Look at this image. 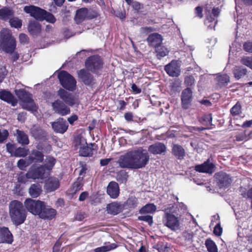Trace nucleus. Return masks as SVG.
Instances as JSON below:
<instances>
[{
    "label": "nucleus",
    "mask_w": 252,
    "mask_h": 252,
    "mask_svg": "<svg viewBox=\"0 0 252 252\" xmlns=\"http://www.w3.org/2000/svg\"><path fill=\"white\" fill-rule=\"evenodd\" d=\"M149 160L150 156L146 150L139 148L121 155L117 163L121 168L137 169L145 167Z\"/></svg>",
    "instance_id": "obj_1"
},
{
    "label": "nucleus",
    "mask_w": 252,
    "mask_h": 252,
    "mask_svg": "<svg viewBox=\"0 0 252 252\" xmlns=\"http://www.w3.org/2000/svg\"><path fill=\"white\" fill-rule=\"evenodd\" d=\"M9 214L12 222L16 226L23 223L27 217L23 204L18 200H13L9 203Z\"/></svg>",
    "instance_id": "obj_2"
},
{
    "label": "nucleus",
    "mask_w": 252,
    "mask_h": 252,
    "mask_svg": "<svg viewBox=\"0 0 252 252\" xmlns=\"http://www.w3.org/2000/svg\"><path fill=\"white\" fill-rule=\"evenodd\" d=\"M16 45V40L11 37L9 30L3 29L0 32V50L11 54L14 52Z\"/></svg>",
    "instance_id": "obj_3"
},
{
    "label": "nucleus",
    "mask_w": 252,
    "mask_h": 252,
    "mask_svg": "<svg viewBox=\"0 0 252 252\" xmlns=\"http://www.w3.org/2000/svg\"><path fill=\"white\" fill-rule=\"evenodd\" d=\"M15 92L21 100V105L23 109L32 112L36 111L37 107L32 98L31 94L24 89L16 90Z\"/></svg>",
    "instance_id": "obj_4"
},
{
    "label": "nucleus",
    "mask_w": 252,
    "mask_h": 252,
    "mask_svg": "<svg viewBox=\"0 0 252 252\" xmlns=\"http://www.w3.org/2000/svg\"><path fill=\"white\" fill-rule=\"evenodd\" d=\"M169 208L165 209V213L163 217L162 222L164 226L173 231L180 229V222L179 216L173 213Z\"/></svg>",
    "instance_id": "obj_5"
},
{
    "label": "nucleus",
    "mask_w": 252,
    "mask_h": 252,
    "mask_svg": "<svg viewBox=\"0 0 252 252\" xmlns=\"http://www.w3.org/2000/svg\"><path fill=\"white\" fill-rule=\"evenodd\" d=\"M58 78L64 89L71 91L75 89L76 81L74 77L66 71H61L58 74Z\"/></svg>",
    "instance_id": "obj_6"
},
{
    "label": "nucleus",
    "mask_w": 252,
    "mask_h": 252,
    "mask_svg": "<svg viewBox=\"0 0 252 252\" xmlns=\"http://www.w3.org/2000/svg\"><path fill=\"white\" fill-rule=\"evenodd\" d=\"M49 174L43 165L38 166H32L26 173L28 179H42L47 177Z\"/></svg>",
    "instance_id": "obj_7"
},
{
    "label": "nucleus",
    "mask_w": 252,
    "mask_h": 252,
    "mask_svg": "<svg viewBox=\"0 0 252 252\" xmlns=\"http://www.w3.org/2000/svg\"><path fill=\"white\" fill-rule=\"evenodd\" d=\"M57 95L59 97L60 99L68 106H73L79 104L78 100L74 94L68 92L63 89H60L58 91Z\"/></svg>",
    "instance_id": "obj_8"
},
{
    "label": "nucleus",
    "mask_w": 252,
    "mask_h": 252,
    "mask_svg": "<svg viewBox=\"0 0 252 252\" xmlns=\"http://www.w3.org/2000/svg\"><path fill=\"white\" fill-rule=\"evenodd\" d=\"M44 202L28 198L24 202V206L26 209L34 215H38Z\"/></svg>",
    "instance_id": "obj_9"
},
{
    "label": "nucleus",
    "mask_w": 252,
    "mask_h": 252,
    "mask_svg": "<svg viewBox=\"0 0 252 252\" xmlns=\"http://www.w3.org/2000/svg\"><path fill=\"white\" fill-rule=\"evenodd\" d=\"M23 10L36 20L40 21H43V16L46 13L45 10L33 5L24 6Z\"/></svg>",
    "instance_id": "obj_10"
},
{
    "label": "nucleus",
    "mask_w": 252,
    "mask_h": 252,
    "mask_svg": "<svg viewBox=\"0 0 252 252\" xmlns=\"http://www.w3.org/2000/svg\"><path fill=\"white\" fill-rule=\"evenodd\" d=\"M51 106L55 113L62 116H64L70 113L69 107L60 99H57L52 102Z\"/></svg>",
    "instance_id": "obj_11"
},
{
    "label": "nucleus",
    "mask_w": 252,
    "mask_h": 252,
    "mask_svg": "<svg viewBox=\"0 0 252 252\" xmlns=\"http://www.w3.org/2000/svg\"><path fill=\"white\" fill-rule=\"evenodd\" d=\"M85 65L87 69L94 73L102 67V60L99 56H92L86 60Z\"/></svg>",
    "instance_id": "obj_12"
},
{
    "label": "nucleus",
    "mask_w": 252,
    "mask_h": 252,
    "mask_svg": "<svg viewBox=\"0 0 252 252\" xmlns=\"http://www.w3.org/2000/svg\"><path fill=\"white\" fill-rule=\"evenodd\" d=\"M214 177L218 186L220 189L227 188L232 182L231 177L223 172H219L216 173Z\"/></svg>",
    "instance_id": "obj_13"
},
{
    "label": "nucleus",
    "mask_w": 252,
    "mask_h": 252,
    "mask_svg": "<svg viewBox=\"0 0 252 252\" xmlns=\"http://www.w3.org/2000/svg\"><path fill=\"white\" fill-rule=\"evenodd\" d=\"M164 70L170 76L178 77L181 72L180 64L178 61L172 60L164 66Z\"/></svg>",
    "instance_id": "obj_14"
},
{
    "label": "nucleus",
    "mask_w": 252,
    "mask_h": 252,
    "mask_svg": "<svg viewBox=\"0 0 252 252\" xmlns=\"http://www.w3.org/2000/svg\"><path fill=\"white\" fill-rule=\"evenodd\" d=\"M79 79L86 85L93 86L95 83V79L93 75L85 69H82L77 72Z\"/></svg>",
    "instance_id": "obj_15"
},
{
    "label": "nucleus",
    "mask_w": 252,
    "mask_h": 252,
    "mask_svg": "<svg viewBox=\"0 0 252 252\" xmlns=\"http://www.w3.org/2000/svg\"><path fill=\"white\" fill-rule=\"evenodd\" d=\"M52 127L56 133L63 134L68 129V125L63 118H59L56 121L51 123Z\"/></svg>",
    "instance_id": "obj_16"
},
{
    "label": "nucleus",
    "mask_w": 252,
    "mask_h": 252,
    "mask_svg": "<svg viewBox=\"0 0 252 252\" xmlns=\"http://www.w3.org/2000/svg\"><path fill=\"white\" fill-rule=\"evenodd\" d=\"M181 98L182 107L184 109H188L192 99V92L190 88H187L183 91Z\"/></svg>",
    "instance_id": "obj_17"
},
{
    "label": "nucleus",
    "mask_w": 252,
    "mask_h": 252,
    "mask_svg": "<svg viewBox=\"0 0 252 252\" xmlns=\"http://www.w3.org/2000/svg\"><path fill=\"white\" fill-rule=\"evenodd\" d=\"M56 213L55 209L51 208L49 206L45 205L44 202L38 216L40 218L42 219L52 220L55 217Z\"/></svg>",
    "instance_id": "obj_18"
},
{
    "label": "nucleus",
    "mask_w": 252,
    "mask_h": 252,
    "mask_svg": "<svg viewBox=\"0 0 252 252\" xmlns=\"http://www.w3.org/2000/svg\"><path fill=\"white\" fill-rule=\"evenodd\" d=\"M148 151L154 155L164 154L166 151V147L161 142H156L148 147Z\"/></svg>",
    "instance_id": "obj_19"
},
{
    "label": "nucleus",
    "mask_w": 252,
    "mask_h": 252,
    "mask_svg": "<svg viewBox=\"0 0 252 252\" xmlns=\"http://www.w3.org/2000/svg\"><path fill=\"white\" fill-rule=\"evenodd\" d=\"M124 206L121 203L113 202L107 205V213L112 215H116L122 212Z\"/></svg>",
    "instance_id": "obj_20"
},
{
    "label": "nucleus",
    "mask_w": 252,
    "mask_h": 252,
    "mask_svg": "<svg viewBox=\"0 0 252 252\" xmlns=\"http://www.w3.org/2000/svg\"><path fill=\"white\" fill-rule=\"evenodd\" d=\"M96 147L95 144H90L88 145L86 142L85 145L80 146L79 148V154L83 157H91L93 155L94 147Z\"/></svg>",
    "instance_id": "obj_21"
},
{
    "label": "nucleus",
    "mask_w": 252,
    "mask_h": 252,
    "mask_svg": "<svg viewBox=\"0 0 252 252\" xmlns=\"http://www.w3.org/2000/svg\"><path fill=\"white\" fill-rule=\"evenodd\" d=\"M13 236L7 227H0V243H12Z\"/></svg>",
    "instance_id": "obj_22"
},
{
    "label": "nucleus",
    "mask_w": 252,
    "mask_h": 252,
    "mask_svg": "<svg viewBox=\"0 0 252 252\" xmlns=\"http://www.w3.org/2000/svg\"><path fill=\"white\" fill-rule=\"evenodd\" d=\"M214 164L207 160L202 164L196 165L195 170L199 172L212 174L214 171Z\"/></svg>",
    "instance_id": "obj_23"
},
{
    "label": "nucleus",
    "mask_w": 252,
    "mask_h": 252,
    "mask_svg": "<svg viewBox=\"0 0 252 252\" xmlns=\"http://www.w3.org/2000/svg\"><path fill=\"white\" fill-rule=\"evenodd\" d=\"M28 31L33 36L38 35L41 32V24L35 20H31L28 27Z\"/></svg>",
    "instance_id": "obj_24"
},
{
    "label": "nucleus",
    "mask_w": 252,
    "mask_h": 252,
    "mask_svg": "<svg viewBox=\"0 0 252 252\" xmlns=\"http://www.w3.org/2000/svg\"><path fill=\"white\" fill-rule=\"evenodd\" d=\"M147 41L150 46L157 48L162 43V38L159 34L154 33L148 36Z\"/></svg>",
    "instance_id": "obj_25"
},
{
    "label": "nucleus",
    "mask_w": 252,
    "mask_h": 252,
    "mask_svg": "<svg viewBox=\"0 0 252 252\" xmlns=\"http://www.w3.org/2000/svg\"><path fill=\"white\" fill-rule=\"evenodd\" d=\"M107 192L111 198H117L120 193L118 184L115 182H110L107 187Z\"/></svg>",
    "instance_id": "obj_26"
},
{
    "label": "nucleus",
    "mask_w": 252,
    "mask_h": 252,
    "mask_svg": "<svg viewBox=\"0 0 252 252\" xmlns=\"http://www.w3.org/2000/svg\"><path fill=\"white\" fill-rule=\"evenodd\" d=\"M32 135L36 139H42L46 136V132L37 125H34L30 129Z\"/></svg>",
    "instance_id": "obj_27"
},
{
    "label": "nucleus",
    "mask_w": 252,
    "mask_h": 252,
    "mask_svg": "<svg viewBox=\"0 0 252 252\" xmlns=\"http://www.w3.org/2000/svg\"><path fill=\"white\" fill-rule=\"evenodd\" d=\"M59 181L55 177H50L45 183V189L48 192L53 191L59 187Z\"/></svg>",
    "instance_id": "obj_28"
},
{
    "label": "nucleus",
    "mask_w": 252,
    "mask_h": 252,
    "mask_svg": "<svg viewBox=\"0 0 252 252\" xmlns=\"http://www.w3.org/2000/svg\"><path fill=\"white\" fill-rule=\"evenodd\" d=\"M172 154L178 159H183L186 155L184 149L180 145L174 144L172 147Z\"/></svg>",
    "instance_id": "obj_29"
},
{
    "label": "nucleus",
    "mask_w": 252,
    "mask_h": 252,
    "mask_svg": "<svg viewBox=\"0 0 252 252\" xmlns=\"http://www.w3.org/2000/svg\"><path fill=\"white\" fill-rule=\"evenodd\" d=\"M0 98L12 105L15 106L17 103V100L13 95L9 92L5 90L0 92Z\"/></svg>",
    "instance_id": "obj_30"
},
{
    "label": "nucleus",
    "mask_w": 252,
    "mask_h": 252,
    "mask_svg": "<svg viewBox=\"0 0 252 252\" xmlns=\"http://www.w3.org/2000/svg\"><path fill=\"white\" fill-rule=\"evenodd\" d=\"M14 11L9 7H4L0 9V19L2 20H9L14 16Z\"/></svg>",
    "instance_id": "obj_31"
},
{
    "label": "nucleus",
    "mask_w": 252,
    "mask_h": 252,
    "mask_svg": "<svg viewBox=\"0 0 252 252\" xmlns=\"http://www.w3.org/2000/svg\"><path fill=\"white\" fill-rule=\"evenodd\" d=\"M172 210V212L175 214L177 216H179L180 217L182 216V214L184 213L187 209V206L183 203H179L178 205H176L175 208L174 205H172L171 207H169Z\"/></svg>",
    "instance_id": "obj_32"
},
{
    "label": "nucleus",
    "mask_w": 252,
    "mask_h": 252,
    "mask_svg": "<svg viewBox=\"0 0 252 252\" xmlns=\"http://www.w3.org/2000/svg\"><path fill=\"white\" fill-rule=\"evenodd\" d=\"M87 16V8H82L77 10L75 16V20L77 24L82 22Z\"/></svg>",
    "instance_id": "obj_33"
},
{
    "label": "nucleus",
    "mask_w": 252,
    "mask_h": 252,
    "mask_svg": "<svg viewBox=\"0 0 252 252\" xmlns=\"http://www.w3.org/2000/svg\"><path fill=\"white\" fill-rule=\"evenodd\" d=\"M29 158L33 162H41L44 159V155L42 152L34 150L32 151L29 156Z\"/></svg>",
    "instance_id": "obj_34"
},
{
    "label": "nucleus",
    "mask_w": 252,
    "mask_h": 252,
    "mask_svg": "<svg viewBox=\"0 0 252 252\" xmlns=\"http://www.w3.org/2000/svg\"><path fill=\"white\" fill-rule=\"evenodd\" d=\"M42 191L41 186L39 184L32 185L29 189V193L32 197H37Z\"/></svg>",
    "instance_id": "obj_35"
},
{
    "label": "nucleus",
    "mask_w": 252,
    "mask_h": 252,
    "mask_svg": "<svg viewBox=\"0 0 252 252\" xmlns=\"http://www.w3.org/2000/svg\"><path fill=\"white\" fill-rule=\"evenodd\" d=\"M56 163V159L52 156H47L44 160V165H43L48 172H50L53 168Z\"/></svg>",
    "instance_id": "obj_36"
},
{
    "label": "nucleus",
    "mask_w": 252,
    "mask_h": 252,
    "mask_svg": "<svg viewBox=\"0 0 252 252\" xmlns=\"http://www.w3.org/2000/svg\"><path fill=\"white\" fill-rule=\"evenodd\" d=\"M247 72V69L242 66H236L233 70L234 76L237 80L245 76Z\"/></svg>",
    "instance_id": "obj_37"
},
{
    "label": "nucleus",
    "mask_w": 252,
    "mask_h": 252,
    "mask_svg": "<svg viewBox=\"0 0 252 252\" xmlns=\"http://www.w3.org/2000/svg\"><path fill=\"white\" fill-rule=\"evenodd\" d=\"M17 139L18 142L22 145H28L29 140L28 135L23 131L17 130Z\"/></svg>",
    "instance_id": "obj_38"
},
{
    "label": "nucleus",
    "mask_w": 252,
    "mask_h": 252,
    "mask_svg": "<svg viewBox=\"0 0 252 252\" xmlns=\"http://www.w3.org/2000/svg\"><path fill=\"white\" fill-rule=\"evenodd\" d=\"M216 80L220 87L225 86L230 82L229 77L226 74L218 76L216 78Z\"/></svg>",
    "instance_id": "obj_39"
},
{
    "label": "nucleus",
    "mask_w": 252,
    "mask_h": 252,
    "mask_svg": "<svg viewBox=\"0 0 252 252\" xmlns=\"http://www.w3.org/2000/svg\"><path fill=\"white\" fill-rule=\"evenodd\" d=\"M157 210V207L153 203L147 204L143 206L139 211L141 214L147 213H154Z\"/></svg>",
    "instance_id": "obj_40"
},
{
    "label": "nucleus",
    "mask_w": 252,
    "mask_h": 252,
    "mask_svg": "<svg viewBox=\"0 0 252 252\" xmlns=\"http://www.w3.org/2000/svg\"><path fill=\"white\" fill-rule=\"evenodd\" d=\"M156 52L157 53V57L158 59H161L162 58L167 56L169 53L168 49L164 46L159 45L156 48Z\"/></svg>",
    "instance_id": "obj_41"
},
{
    "label": "nucleus",
    "mask_w": 252,
    "mask_h": 252,
    "mask_svg": "<svg viewBox=\"0 0 252 252\" xmlns=\"http://www.w3.org/2000/svg\"><path fill=\"white\" fill-rule=\"evenodd\" d=\"M205 245L209 252H218L217 245L211 239H207L205 241Z\"/></svg>",
    "instance_id": "obj_42"
},
{
    "label": "nucleus",
    "mask_w": 252,
    "mask_h": 252,
    "mask_svg": "<svg viewBox=\"0 0 252 252\" xmlns=\"http://www.w3.org/2000/svg\"><path fill=\"white\" fill-rule=\"evenodd\" d=\"M117 246L114 244H111L100 247H98L94 250V252H106L116 248Z\"/></svg>",
    "instance_id": "obj_43"
},
{
    "label": "nucleus",
    "mask_w": 252,
    "mask_h": 252,
    "mask_svg": "<svg viewBox=\"0 0 252 252\" xmlns=\"http://www.w3.org/2000/svg\"><path fill=\"white\" fill-rule=\"evenodd\" d=\"M9 22L11 27L17 29L21 28L22 25V21L14 16L10 19Z\"/></svg>",
    "instance_id": "obj_44"
},
{
    "label": "nucleus",
    "mask_w": 252,
    "mask_h": 252,
    "mask_svg": "<svg viewBox=\"0 0 252 252\" xmlns=\"http://www.w3.org/2000/svg\"><path fill=\"white\" fill-rule=\"evenodd\" d=\"M127 172L124 170H121L117 174V180L121 183H126L127 180Z\"/></svg>",
    "instance_id": "obj_45"
},
{
    "label": "nucleus",
    "mask_w": 252,
    "mask_h": 252,
    "mask_svg": "<svg viewBox=\"0 0 252 252\" xmlns=\"http://www.w3.org/2000/svg\"><path fill=\"white\" fill-rule=\"evenodd\" d=\"M181 81L179 79H174L170 84V87L174 92H179L181 88Z\"/></svg>",
    "instance_id": "obj_46"
},
{
    "label": "nucleus",
    "mask_w": 252,
    "mask_h": 252,
    "mask_svg": "<svg viewBox=\"0 0 252 252\" xmlns=\"http://www.w3.org/2000/svg\"><path fill=\"white\" fill-rule=\"evenodd\" d=\"M212 117L211 114L204 115L200 120V122L206 126L212 125Z\"/></svg>",
    "instance_id": "obj_47"
},
{
    "label": "nucleus",
    "mask_w": 252,
    "mask_h": 252,
    "mask_svg": "<svg viewBox=\"0 0 252 252\" xmlns=\"http://www.w3.org/2000/svg\"><path fill=\"white\" fill-rule=\"evenodd\" d=\"M195 80L194 77L192 75L187 76L185 77L184 83L189 88L193 87L195 85Z\"/></svg>",
    "instance_id": "obj_48"
},
{
    "label": "nucleus",
    "mask_w": 252,
    "mask_h": 252,
    "mask_svg": "<svg viewBox=\"0 0 252 252\" xmlns=\"http://www.w3.org/2000/svg\"><path fill=\"white\" fill-rule=\"evenodd\" d=\"M241 112V106L240 103L238 102L236 104L233 106V107L230 109V113L233 116H237L240 114Z\"/></svg>",
    "instance_id": "obj_49"
},
{
    "label": "nucleus",
    "mask_w": 252,
    "mask_h": 252,
    "mask_svg": "<svg viewBox=\"0 0 252 252\" xmlns=\"http://www.w3.org/2000/svg\"><path fill=\"white\" fill-rule=\"evenodd\" d=\"M44 18L43 21L45 20L47 22L54 24L56 21V19L55 16L51 14L46 11V13L43 16Z\"/></svg>",
    "instance_id": "obj_50"
},
{
    "label": "nucleus",
    "mask_w": 252,
    "mask_h": 252,
    "mask_svg": "<svg viewBox=\"0 0 252 252\" xmlns=\"http://www.w3.org/2000/svg\"><path fill=\"white\" fill-rule=\"evenodd\" d=\"M126 204L129 208H134L138 204V200L135 197H129L126 201Z\"/></svg>",
    "instance_id": "obj_51"
},
{
    "label": "nucleus",
    "mask_w": 252,
    "mask_h": 252,
    "mask_svg": "<svg viewBox=\"0 0 252 252\" xmlns=\"http://www.w3.org/2000/svg\"><path fill=\"white\" fill-rule=\"evenodd\" d=\"M241 63L252 69V59L249 57H244L241 60Z\"/></svg>",
    "instance_id": "obj_52"
},
{
    "label": "nucleus",
    "mask_w": 252,
    "mask_h": 252,
    "mask_svg": "<svg viewBox=\"0 0 252 252\" xmlns=\"http://www.w3.org/2000/svg\"><path fill=\"white\" fill-rule=\"evenodd\" d=\"M138 220L147 222L150 226H152L153 223V217L150 215L139 216Z\"/></svg>",
    "instance_id": "obj_53"
},
{
    "label": "nucleus",
    "mask_w": 252,
    "mask_h": 252,
    "mask_svg": "<svg viewBox=\"0 0 252 252\" xmlns=\"http://www.w3.org/2000/svg\"><path fill=\"white\" fill-rule=\"evenodd\" d=\"M27 155V150L23 148H18L15 150L14 155L17 157H25Z\"/></svg>",
    "instance_id": "obj_54"
},
{
    "label": "nucleus",
    "mask_w": 252,
    "mask_h": 252,
    "mask_svg": "<svg viewBox=\"0 0 252 252\" xmlns=\"http://www.w3.org/2000/svg\"><path fill=\"white\" fill-rule=\"evenodd\" d=\"M130 5H131L132 8L137 11H139L144 7L142 3L137 1H134Z\"/></svg>",
    "instance_id": "obj_55"
},
{
    "label": "nucleus",
    "mask_w": 252,
    "mask_h": 252,
    "mask_svg": "<svg viewBox=\"0 0 252 252\" xmlns=\"http://www.w3.org/2000/svg\"><path fill=\"white\" fill-rule=\"evenodd\" d=\"M243 49L246 52H252V42L250 41L246 42L243 44Z\"/></svg>",
    "instance_id": "obj_56"
},
{
    "label": "nucleus",
    "mask_w": 252,
    "mask_h": 252,
    "mask_svg": "<svg viewBox=\"0 0 252 252\" xmlns=\"http://www.w3.org/2000/svg\"><path fill=\"white\" fill-rule=\"evenodd\" d=\"M183 237L185 240L190 242L193 237V233L191 232H185L183 234Z\"/></svg>",
    "instance_id": "obj_57"
},
{
    "label": "nucleus",
    "mask_w": 252,
    "mask_h": 252,
    "mask_svg": "<svg viewBox=\"0 0 252 252\" xmlns=\"http://www.w3.org/2000/svg\"><path fill=\"white\" fill-rule=\"evenodd\" d=\"M213 232H214V233L216 236H219L221 235L222 232V228L220 226V223H218L215 226V227H214Z\"/></svg>",
    "instance_id": "obj_58"
},
{
    "label": "nucleus",
    "mask_w": 252,
    "mask_h": 252,
    "mask_svg": "<svg viewBox=\"0 0 252 252\" xmlns=\"http://www.w3.org/2000/svg\"><path fill=\"white\" fill-rule=\"evenodd\" d=\"M97 16V13L96 12L93 11L91 9H87V16L86 18L89 19H93Z\"/></svg>",
    "instance_id": "obj_59"
},
{
    "label": "nucleus",
    "mask_w": 252,
    "mask_h": 252,
    "mask_svg": "<svg viewBox=\"0 0 252 252\" xmlns=\"http://www.w3.org/2000/svg\"><path fill=\"white\" fill-rule=\"evenodd\" d=\"M8 132L5 129L0 130V142H3L8 136Z\"/></svg>",
    "instance_id": "obj_60"
},
{
    "label": "nucleus",
    "mask_w": 252,
    "mask_h": 252,
    "mask_svg": "<svg viewBox=\"0 0 252 252\" xmlns=\"http://www.w3.org/2000/svg\"><path fill=\"white\" fill-rule=\"evenodd\" d=\"M7 74V71L5 67L0 66V83L2 81V80Z\"/></svg>",
    "instance_id": "obj_61"
},
{
    "label": "nucleus",
    "mask_w": 252,
    "mask_h": 252,
    "mask_svg": "<svg viewBox=\"0 0 252 252\" xmlns=\"http://www.w3.org/2000/svg\"><path fill=\"white\" fill-rule=\"evenodd\" d=\"M25 161L24 159H20L17 162V166L20 170H25L26 169Z\"/></svg>",
    "instance_id": "obj_62"
},
{
    "label": "nucleus",
    "mask_w": 252,
    "mask_h": 252,
    "mask_svg": "<svg viewBox=\"0 0 252 252\" xmlns=\"http://www.w3.org/2000/svg\"><path fill=\"white\" fill-rule=\"evenodd\" d=\"M83 187V183L81 181H78L74 183L73 185V189L75 191H78L80 190Z\"/></svg>",
    "instance_id": "obj_63"
},
{
    "label": "nucleus",
    "mask_w": 252,
    "mask_h": 252,
    "mask_svg": "<svg viewBox=\"0 0 252 252\" xmlns=\"http://www.w3.org/2000/svg\"><path fill=\"white\" fill-rule=\"evenodd\" d=\"M154 31V29L152 27H142L140 28V31L142 33H148Z\"/></svg>",
    "instance_id": "obj_64"
}]
</instances>
